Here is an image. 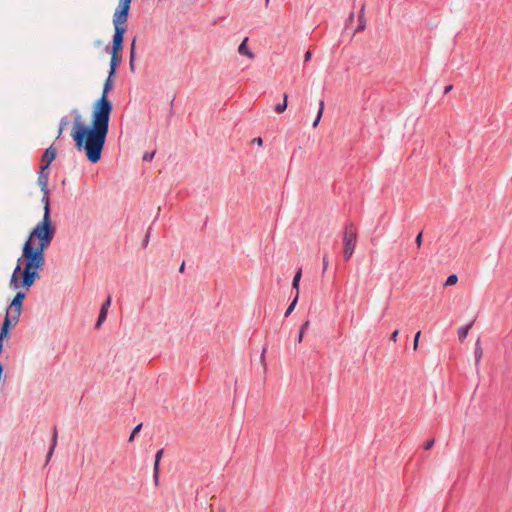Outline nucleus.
I'll return each instance as SVG.
<instances>
[{
	"mask_svg": "<svg viewBox=\"0 0 512 512\" xmlns=\"http://www.w3.org/2000/svg\"><path fill=\"white\" fill-rule=\"evenodd\" d=\"M113 88L110 74L103 85L102 94L97 99L91 112V124L84 123L80 114L73 122L71 137L78 151H84L86 158L91 163H97L101 159L106 137L109 131V121L113 110V104L108 98V93Z\"/></svg>",
	"mask_w": 512,
	"mask_h": 512,
	"instance_id": "obj_1",
	"label": "nucleus"
},
{
	"mask_svg": "<svg viewBox=\"0 0 512 512\" xmlns=\"http://www.w3.org/2000/svg\"><path fill=\"white\" fill-rule=\"evenodd\" d=\"M56 233L52 219H43L29 233L22 249V257L12 273L9 287L29 290L40 278L45 264V250L50 246Z\"/></svg>",
	"mask_w": 512,
	"mask_h": 512,
	"instance_id": "obj_2",
	"label": "nucleus"
},
{
	"mask_svg": "<svg viewBox=\"0 0 512 512\" xmlns=\"http://www.w3.org/2000/svg\"><path fill=\"white\" fill-rule=\"evenodd\" d=\"M132 0H119L118 6L113 14L114 36L112 52H118L123 48V39L126 32V22Z\"/></svg>",
	"mask_w": 512,
	"mask_h": 512,
	"instance_id": "obj_3",
	"label": "nucleus"
},
{
	"mask_svg": "<svg viewBox=\"0 0 512 512\" xmlns=\"http://www.w3.org/2000/svg\"><path fill=\"white\" fill-rule=\"evenodd\" d=\"M26 297L24 291H18L6 310L5 318L3 321V334L9 332L10 329L14 328L19 322L20 315L22 312V303Z\"/></svg>",
	"mask_w": 512,
	"mask_h": 512,
	"instance_id": "obj_4",
	"label": "nucleus"
},
{
	"mask_svg": "<svg viewBox=\"0 0 512 512\" xmlns=\"http://www.w3.org/2000/svg\"><path fill=\"white\" fill-rule=\"evenodd\" d=\"M357 241V229L353 224H348L345 227L343 245L344 248L355 250Z\"/></svg>",
	"mask_w": 512,
	"mask_h": 512,
	"instance_id": "obj_5",
	"label": "nucleus"
},
{
	"mask_svg": "<svg viewBox=\"0 0 512 512\" xmlns=\"http://www.w3.org/2000/svg\"><path fill=\"white\" fill-rule=\"evenodd\" d=\"M56 156H57V150L53 145H51L50 147H48L45 150V152L42 156V159H41L42 164H41L40 168L42 170H47L49 165L55 160Z\"/></svg>",
	"mask_w": 512,
	"mask_h": 512,
	"instance_id": "obj_6",
	"label": "nucleus"
},
{
	"mask_svg": "<svg viewBox=\"0 0 512 512\" xmlns=\"http://www.w3.org/2000/svg\"><path fill=\"white\" fill-rule=\"evenodd\" d=\"M111 296H108L106 301L102 304L98 320L96 322V327H100V325L106 320L108 309L111 306Z\"/></svg>",
	"mask_w": 512,
	"mask_h": 512,
	"instance_id": "obj_7",
	"label": "nucleus"
},
{
	"mask_svg": "<svg viewBox=\"0 0 512 512\" xmlns=\"http://www.w3.org/2000/svg\"><path fill=\"white\" fill-rule=\"evenodd\" d=\"M248 38L246 37L238 47V53L244 55L249 59H254L255 54L247 46Z\"/></svg>",
	"mask_w": 512,
	"mask_h": 512,
	"instance_id": "obj_8",
	"label": "nucleus"
},
{
	"mask_svg": "<svg viewBox=\"0 0 512 512\" xmlns=\"http://www.w3.org/2000/svg\"><path fill=\"white\" fill-rule=\"evenodd\" d=\"M46 170H42L39 173L37 183L41 187L42 192L49 191L48 190V173L45 172Z\"/></svg>",
	"mask_w": 512,
	"mask_h": 512,
	"instance_id": "obj_9",
	"label": "nucleus"
},
{
	"mask_svg": "<svg viewBox=\"0 0 512 512\" xmlns=\"http://www.w3.org/2000/svg\"><path fill=\"white\" fill-rule=\"evenodd\" d=\"M44 208L43 219H51L50 215V200H49V191L43 192V197L41 200Z\"/></svg>",
	"mask_w": 512,
	"mask_h": 512,
	"instance_id": "obj_10",
	"label": "nucleus"
},
{
	"mask_svg": "<svg viewBox=\"0 0 512 512\" xmlns=\"http://www.w3.org/2000/svg\"><path fill=\"white\" fill-rule=\"evenodd\" d=\"M121 61V56L118 52H111V61H110V77H113L115 72H116V68L118 66V64L120 63Z\"/></svg>",
	"mask_w": 512,
	"mask_h": 512,
	"instance_id": "obj_11",
	"label": "nucleus"
},
{
	"mask_svg": "<svg viewBox=\"0 0 512 512\" xmlns=\"http://www.w3.org/2000/svg\"><path fill=\"white\" fill-rule=\"evenodd\" d=\"M472 326H473V322H471L470 324H468L466 326H462L458 329V338L460 341H463L467 337L469 330L471 329Z\"/></svg>",
	"mask_w": 512,
	"mask_h": 512,
	"instance_id": "obj_12",
	"label": "nucleus"
},
{
	"mask_svg": "<svg viewBox=\"0 0 512 512\" xmlns=\"http://www.w3.org/2000/svg\"><path fill=\"white\" fill-rule=\"evenodd\" d=\"M474 356H475L476 365H478L483 356V349L481 347V343H480L479 339L476 341V344H475Z\"/></svg>",
	"mask_w": 512,
	"mask_h": 512,
	"instance_id": "obj_13",
	"label": "nucleus"
},
{
	"mask_svg": "<svg viewBox=\"0 0 512 512\" xmlns=\"http://www.w3.org/2000/svg\"><path fill=\"white\" fill-rule=\"evenodd\" d=\"M135 49H136V41L135 39L132 41L131 43V47H130V60H129V66H130V69L131 71H134L135 69V66H134V61H135Z\"/></svg>",
	"mask_w": 512,
	"mask_h": 512,
	"instance_id": "obj_14",
	"label": "nucleus"
},
{
	"mask_svg": "<svg viewBox=\"0 0 512 512\" xmlns=\"http://www.w3.org/2000/svg\"><path fill=\"white\" fill-rule=\"evenodd\" d=\"M287 100H288V95L287 94H284L283 95V102L282 103H279L275 106L274 110L277 114H281L283 113L286 108H287Z\"/></svg>",
	"mask_w": 512,
	"mask_h": 512,
	"instance_id": "obj_15",
	"label": "nucleus"
},
{
	"mask_svg": "<svg viewBox=\"0 0 512 512\" xmlns=\"http://www.w3.org/2000/svg\"><path fill=\"white\" fill-rule=\"evenodd\" d=\"M364 6L362 7L361 11H360V14H359V25L356 29V32H360V31H363L366 27V20L364 18Z\"/></svg>",
	"mask_w": 512,
	"mask_h": 512,
	"instance_id": "obj_16",
	"label": "nucleus"
},
{
	"mask_svg": "<svg viewBox=\"0 0 512 512\" xmlns=\"http://www.w3.org/2000/svg\"><path fill=\"white\" fill-rule=\"evenodd\" d=\"M301 276H302V270L298 269L295 273V276H294V279L292 282V286L294 289L297 290L298 294H299V283H300Z\"/></svg>",
	"mask_w": 512,
	"mask_h": 512,
	"instance_id": "obj_17",
	"label": "nucleus"
},
{
	"mask_svg": "<svg viewBox=\"0 0 512 512\" xmlns=\"http://www.w3.org/2000/svg\"><path fill=\"white\" fill-rule=\"evenodd\" d=\"M162 455H163V449H160L156 453V456H155V463H154V477H155V479L158 478V466H159V461H160Z\"/></svg>",
	"mask_w": 512,
	"mask_h": 512,
	"instance_id": "obj_18",
	"label": "nucleus"
},
{
	"mask_svg": "<svg viewBox=\"0 0 512 512\" xmlns=\"http://www.w3.org/2000/svg\"><path fill=\"white\" fill-rule=\"evenodd\" d=\"M324 105H325L324 101L321 100L319 103V111H318L317 117H316L315 121L313 122V127H317V125L322 117L323 111H324Z\"/></svg>",
	"mask_w": 512,
	"mask_h": 512,
	"instance_id": "obj_19",
	"label": "nucleus"
},
{
	"mask_svg": "<svg viewBox=\"0 0 512 512\" xmlns=\"http://www.w3.org/2000/svg\"><path fill=\"white\" fill-rule=\"evenodd\" d=\"M310 325V322L307 320L305 321L301 327H300V331H299V335H298V342L301 343L302 340H303V337H304V332L308 329Z\"/></svg>",
	"mask_w": 512,
	"mask_h": 512,
	"instance_id": "obj_20",
	"label": "nucleus"
},
{
	"mask_svg": "<svg viewBox=\"0 0 512 512\" xmlns=\"http://www.w3.org/2000/svg\"><path fill=\"white\" fill-rule=\"evenodd\" d=\"M297 300H298V293H296V296H295L294 300L288 306V308H287V310L285 312V316L286 317L289 316L293 312V310H294V308H295V306L297 304Z\"/></svg>",
	"mask_w": 512,
	"mask_h": 512,
	"instance_id": "obj_21",
	"label": "nucleus"
},
{
	"mask_svg": "<svg viewBox=\"0 0 512 512\" xmlns=\"http://www.w3.org/2000/svg\"><path fill=\"white\" fill-rule=\"evenodd\" d=\"M67 124H68V120H67V118H66V117H63V118L60 120V124H59V131H58L57 138H59V137L62 135V133H63V131H64L65 127L67 126Z\"/></svg>",
	"mask_w": 512,
	"mask_h": 512,
	"instance_id": "obj_22",
	"label": "nucleus"
},
{
	"mask_svg": "<svg viewBox=\"0 0 512 512\" xmlns=\"http://www.w3.org/2000/svg\"><path fill=\"white\" fill-rule=\"evenodd\" d=\"M458 282V277L455 274L448 276L445 282V286H453Z\"/></svg>",
	"mask_w": 512,
	"mask_h": 512,
	"instance_id": "obj_23",
	"label": "nucleus"
},
{
	"mask_svg": "<svg viewBox=\"0 0 512 512\" xmlns=\"http://www.w3.org/2000/svg\"><path fill=\"white\" fill-rule=\"evenodd\" d=\"M56 444H57V431L55 430L54 434H53V437H52L51 447H50V450L48 452V458H50L52 456Z\"/></svg>",
	"mask_w": 512,
	"mask_h": 512,
	"instance_id": "obj_24",
	"label": "nucleus"
},
{
	"mask_svg": "<svg viewBox=\"0 0 512 512\" xmlns=\"http://www.w3.org/2000/svg\"><path fill=\"white\" fill-rule=\"evenodd\" d=\"M141 427H142V424H138L132 431L130 437H129V442H132L134 440V437L137 433L140 432L141 430Z\"/></svg>",
	"mask_w": 512,
	"mask_h": 512,
	"instance_id": "obj_25",
	"label": "nucleus"
},
{
	"mask_svg": "<svg viewBox=\"0 0 512 512\" xmlns=\"http://www.w3.org/2000/svg\"><path fill=\"white\" fill-rule=\"evenodd\" d=\"M420 336H421V331H418L415 334V337H414V342H413V349H414V351H417V349H418V344H419Z\"/></svg>",
	"mask_w": 512,
	"mask_h": 512,
	"instance_id": "obj_26",
	"label": "nucleus"
},
{
	"mask_svg": "<svg viewBox=\"0 0 512 512\" xmlns=\"http://www.w3.org/2000/svg\"><path fill=\"white\" fill-rule=\"evenodd\" d=\"M8 334H9V332H7L6 334H3V326H2L1 331H0V352H2V349H3V340L8 337Z\"/></svg>",
	"mask_w": 512,
	"mask_h": 512,
	"instance_id": "obj_27",
	"label": "nucleus"
},
{
	"mask_svg": "<svg viewBox=\"0 0 512 512\" xmlns=\"http://www.w3.org/2000/svg\"><path fill=\"white\" fill-rule=\"evenodd\" d=\"M353 253H354L353 249L344 248L343 255L346 260H349L351 258V256L353 255Z\"/></svg>",
	"mask_w": 512,
	"mask_h": 512,
	"instance_id": "obj_28",
	"label": "nucleus"
},
{
	"mask_svg": "<svg viewBox=\"0 0 512 512\" xmlns=\"http://www.w3.org/2000/svg\"><path fill=\"white\" fill-rule=\"evenodd\" d=\"M434 443H435V440L434 439H430V440L425 442L423 447H424L425 450H430L433 447Z\"/></svg>",
	"mask_w": 512,
	"mask_h": 512,
	"instance_id": "obj_29",
	"label": "nucleus"
},
{
	"mask_svg": "<svg viewBox=\"0 0 512 512\" xmlns=\"http://www.w3.org/2000/svg\"><path fill=\"white\" fill-rule=\"evenodd\" d=\"M154 155H155V152H152V153H146V154H144V156H143V160H144V161H151V160H152V158L154 157Z\"/></svg>",
	"mask_w": 512,
	"mask_h": 512,
	"instance_id": "obj_30",
	"label": "nucleus"
},
{
	"mask_svg": "<svg viewBox=\"0 0 512 512\" xmlns=\"http://www.w3.org/2000/svg\"><path fill=\"white\" fill-rule=\"evenodd\" d=\"M398 334H399V330L393 331L390 336V340L395 343L397 341Z\"/></svg>",
	"mask_w": 512,
	"mask_h": 512,
	"instance_id": "obj_31",
	"label": "nucleus"
},
{
	"mask_svg": "<svg viewBox=\"0 0 512 512\" xmlns=\"http://www.w3.org/2000/svg\"><path fill=\"white\" fill-rule=\"evenodd\" d=\"M328 257L327 256H324L323 257V272H325L328 268Z\"/></svg>",
	"mask_w": 512,
	"mask_h": 512,
	"instance_id": "obj_32",
	"label": "nucleus"
},
{
	"mask_svg": "<svg viewBox=\"0 0 512 512\" xmlns=\"http://www.w3.org/2000/svg\"><path fill=\"white\" fill-rule=\"evenodd\" d=\"M415 242H416V244H417V246H418V247H420V246H421V244H422V233H419V234L417 235Z\"/></svg>",
	"mask_w": 512,
	"mask_h": 512,
	"instance_id": "obj_33",
	"label": "nucleus"
},
{
	"mask_svg": "<svg viewBox=\"0 0 512 512\" xmlns=\"http://www.w3.org/2000/svg\"><path fill=\"white\" fill-rule=\"evenodd\" d=\"M312 57V53L311 51H307L305 54H304V61L305 62H308Z\"/></svg>",
	"mask_w": 512,
	"mask_h": 512,
	"instance_id": "obj_34",
	"label": "nucleus"
},
{
	"mask_svg": "<svg viewBox=\"0 0 512 512\" xmlns=\"http://www.w3.org/2000/svg\"><path fill=\"white\" fill-rule=\"evenodd\" d=\"M452 90V85H448L445 87L444 93L447 94Z\"/></svg>",
	"mask_w": 512,
	"mask_h": 512,
	"instance_id": "obj_35",
	"label": "nucleus"
},
{
	"mask_svg": "<svg viewBox=\"0 0 512 512\" xmlns=\"http://www.w3.org/2000/svg\"><path fill=\"white\" fill-rule=\"evenodd\" d=\"M265 352H266V350L264 349L261 354V362H263V363H265Z\"/></svg>",
	"mask_w": 512,
	"mask_h": 512,
	"instance_id": "obj_36",
	"label": "nucleus"
},
{
	"mask_svg": "<svg viewBox=\"0 0 512 512\" xmlns=\"http://www.w3.org/2000/svg\"><path fill=\"white\" fill-rule=\"evenodd\" d=\"M254 141L258 144V145H262V139L260 137L258 138H255Z\"/></svg>",
	"mask_w": 512,
	"mask_h": 512,
	"instance_id": "obj_37",
	"label": "nucleus"
},
{
	"mask_svg": "<svg viewBox=\"0 0 512 512\" xmlns=\"http://www.w3.org/2000/svg\"><path fill=\"white\" fill-rule=\"evenodd\" d=\"M184 266H185V264H184V263H182V264H181V266H180V268H179L180 272H183V271H184Z\"/></svg>",
	"mask_w": 512,
	"mask_h": 512,
	"instance_id": "obj_38",
	"label": "nucleus"
},
{
	"mask_svg": "<svg viewBox=\"0 0 512 512\" xmlns=\"http://www.w3.org/2000/svg\"><path fill=\"white\" fill-rule=\"evenodd\" d=\"M353 18H354V14L352 13V14L350 15V17H349V20H350V21H352V20H353Z\"/></svg>",
	"mask_w": 512,
	"mask_h": 512,
	"instance_id": "obj_39",
	"label": "nucleus"
}]
</instances>
